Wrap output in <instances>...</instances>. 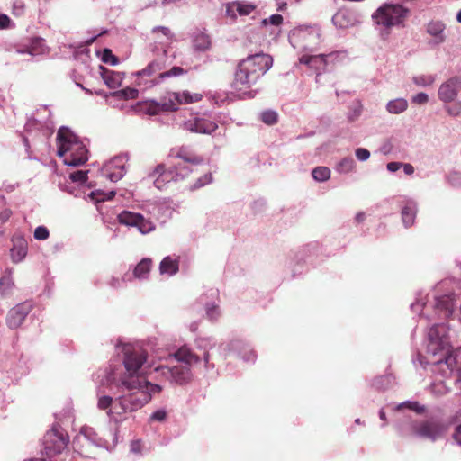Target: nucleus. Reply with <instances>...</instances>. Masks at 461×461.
I'll list each match as a JSON object with an SVG mask.
<instances>
[{"label":"nucleus","mask_w":461,"mask_h":461,"mask_svg":"<svg viewBox=\"0 0 461 461\" xmlns=\"http://www.w3.org/2000/svg\"><path fill=\"white\" fill-rule=\"evenodd\" d=\"M455 331L446 323L432 325L427 337V357L418 354L413 364H418L430 372H442L443 376L456 374L455 385L461 391V347L449 352Z\"/></svg>","instance_id":"f03ea898"},{"label":"nucleus","mask_w":461,"mask_h":461,"mask_svg":"<svg viewBox=\"0 0 461 461\" xmlns=\"http://www.w3.org/2000/svg\"><path fill=\"white\" fill-rule=\"evenodd\" d=\"M355 155L357 160L361 162L366 161L370 158V152L364 148H357L355 150Z\"/></svg>","instance_id":"69168bd1"},{"label":"nucleus","mask_w":461,"mask_h":461,"mask_svg":"<svg viewBox=\"0 0 461 461\" xmlns=\"http://www.w3.org/2000/svg\"><path fill=\"white\" fill-rule=\"evenodd\" d=\"M179 270V259L177 257L167 256L159 264V273L172 276Z\"/></svg>","instance_id":"7c9ffc66"},{"label":"nucleus","mask_w":461,"mask_h":461,"mask_svg":"<svg viewBox=\"0 0 461 461\" xmlns=\"http://www.w3.org/2000/svg\"><path fill=\"white\" fill-rule=\"evenodd\" d=\"M115 194V192L114 191H110V192H103V191H95V192H91L89 194V197L94 200L95 203H101V202H104V201H109L111 200Z\"/></svg>","instance_id":"09e8293b"},{"label":"nucleus","mask_w":461,"mask_h":461,"mask_svg":"<svg viewBox=\"0 0 461 461\" xmlns=\"http://www.w3.org/2000/svg\"><path fill=\"white\" fill-rule=\"evenodd\" d=\"M159 112H163V111H162V107L160 105V102H157V101H151L149 104V105L147 107V111H146V113L150 115L158 114Z\"/></svg>","instance_id":"e2e57ef3"},{"label":"nucleus","mask_w":461,"mask_h":461,"mask_svg":"<svg viewBox=\"0 0 461 461\" xmlns=\"http://www.w3.org/2000/svg\"><path fill=\"white\" fill-rule=\"evenodd\" d=\"M151 35L154 41L152 51L158 52V57L167 59V48L175 40V34L168 27L156 26L151 30Z\"/></svg>","instance_id":"4468645a"},{"label":"nucleus","mask_w":461,"mask_h":461,"mask_svg":"<svg viewBox=\"0 0 461 461\" xmlns=\"http://www.w3.org/2000/svg\"><path fill=\"white\" fill-rule=\"evenodd\" d=\"M132 227L136 228L142 235H147L156 230V224L150 219L145 218L142 214L140 215V220L136 221V225Z\"/></svg>","instance_id":"a19ab883"},{"label":"nucleus","mask_w":461,"mask_h":461,"mask_svg":"<svg viewBox=\"0 0 461 461\" xmlns=\"http://www.w3.org/2000/svg\"><path fill=\"white\" fill-rule=\"evenodd\" d=\"M404 409H408L421 414L425 412L426 407L417 401H405L393 407L394 411L400 412V417L395 421V429L402 437L412 436L430 442L442 439L447 433L449 425L454 420H444L440 417L431 416L423 420H414L412 416L405 414Z\"/></svg>","instance_id":"7ed1b4c3"},{"label":"nucleus","mask_w":461,"mask_h":461,"mask_svg":"<svg viewBox=\"0 0 461 461\" xmlns=\"http://www.w3.org/2000/svg\"><path fill=\"white\" fill-rule=\"evenodd\" d=\"M212 182V176L211 173L204 174L201 177L197 178L194 184L188 186L189 191L198 190Z\"/></svg>","instance_id":"a18cd8bd"},{"label":"nucleus","mask_w":461,"mask_h":461,"mask_svg":"<svg viewBox=\"0 0 461 461\" xmlns=\"http://www.w3.org/2000/svg\"><path fill=\"white\" fill-rule=\"evenodd\" d=\"M191 173L192 168L185 163H178L168 169L164 164H158L148 174V177L153 181L158 190H163L167 184L183 181Z\"/></svg>","instance_id":"9d476101"},{"label":"nucleus","mask_w":461,"mask_h":461,"mask_svg":"<svg viewBox=\"0 0 461 461\" xmlns=\"http://www.w3.org/2000/svg\"><path fill=\"white\" fill-rule=\"evenodd\" d=\"M166 67L167 59L157 57L143 69L131 73V77L140 90H148L169 77H179L185 73L181 67H173L169 70L162 71Z\"/></svg>","instance_id":"423d86ee"},{"label":"nucleus","mask_w":461,"mask_h":461,"mask_svg":"<svg viewBox=\"0 0 461 461\" xmlns=\"http://www.w3.org/2000/svg\"><path fill=\"white\" fill-rule=\"evenodd\" d=\"M411 102L416 104H425L429 102V95L420 92L411 97Z\"/></svg>","instance_id":"338daca9"},{"label":"nucleus","mask_w":461,"mask_h":461,"mask_svg":"<svg viewBox=\"0 0 461 461\" xmlns=\"http://www.w3.org/2000/svg\"><path fill=\"white\" fill-rule=\"evenodd\" d=\"M330 174V169L327 167H317L312 171L313 179L320 183L329 180Z\"/></svg>","instance_id":"37998d69"},{"label":"nucleus","mask_w":461,"mask_h":461,"mask_svg":"<svg viewBox=\"0 0 461 461\" xmlns=\"http://www.w3.org/2000/svg\"><path fill=\"white\" fill-rule=\"evenodd\" d=\"M401 203L403 204L402 208V221L405 228L412 226L415 222L417 214V203L411 198H403Z\"/></svg>","instance_id":"bb28decb"},{"label":"nucleus","mask_w":461,"mask_h":461,"mask_svg":"<svg viewBox=\"0 0 461 461\" xmlns=\"http://www.w3.org/2000/svg\"><path fill=\"white\" fill-rule=\"evenodd\" d=\"M410 9L399 3L386 2L371 14L372 25L380 38L387 39L394 28L404 27Z\"/></svg>","instance_id":"39448f33"},{"label":"nucleus","mask_w":461,"mask_h":461,"mask_svg":"<svg viewBox=\"0 0 461 461\" xmlns=\"http://www.w3.org/2000/svg\"><path fill=\"white\" fill-rule=\"evenodd\" d=\"M356 169V162L350 157L343 158L335 167L336 172L346 175L354 172Z\"/></svg>","instance_id":"ea45409f"},{"label":"nucleus","mask_w":461,"mask_h":461,"mask_svg":"<svg viewBox=\"0 0 461 461\" xmlns=\"http://www.w3.org/2000/svg\"><path fill=\"white\" fill-rule=\"evenodd\" d=\"M57 155L63 158L65 165L78 167L88 160L86 145L67 127H61L57 133Z\"/></svg>","instance_id":"6e6552de"},{"label":"nucleus","mask_w":461,"mask_h":461,"mask_svg":"<svg viewBox=\"0 0 461 461\" xmlns=\"http://www.w3.org/2000/svg\"><path fill=\"white\" fill-rule=\"evenodd\" d=\"M86 442L97 447H108V442L103 438L99 437L95 429L91 427H83L80 432L76 436L73 440V446L78 449L80 445Z\"/></svg>","instance_id":"6ab92c4d"},{"label":"nucleus","mask_w":461,"mask_h":461,"mask_svg":"<svg viewBox=\"0 0 461 461\" xmlns=\"http://www.w3.org/2000/svg\"><path fill=\"white\" fill-rule=\"evenodd\" d=\"M47 47L45 41L41 38H34L32 40L30 46L26 52L34 56L40 55L46 52ZM19 53H25V50H18Z\"/></svg>","instance_id":"58836bf2"},{"label":"nucleus","mask_w":461,"mask_h":461,"mask_svg":"<svg viewBox=\"0 0 461 461\" xmlns=\"http://www.w3.org/2000/svg\"><path fill=\"white\" fill-rule=\"evenodd\" d=\"M432 297L433 301L431 302H424L422 298H418L415 303L411 304V311L419 312L420 321L422 319L447 320L451 317L456 309L454 294L438 295L437 292H434Z\"/></svg>","instance_id":"1a4fd4ad"},{"label":"nucleus","mask_w":461,"mask_h":461,"mask_svg":"<svg viewBox=\"0 0 461 461\" xmlns=\"http://www.w3.org/2000/svg\"><path fill=\"white\" fill-rule=\"evenodd\" d=\"M271 56L259 52L249 55L238 64L233 86L237 90H246L255 85L272 67Z\"/></svg>","instance_id":"20e7f679"},{"label":"nucleus","mask_w":461,"mask_h":461,"mask_svg":"<svg viewBox=\"0 0 461 461\" xmlns=\"http://www.w3.org/2000/svg\"><path fill=\"white\" fill-rule=\"evenodd\" d=\"M231 348L233 350L240 349L238 352L240 357L246 363H254L257 358L256 353L250 348L249 345L244 344L242 341L234 340L231 342Z\"/></svg>","instance_id":"c756f323"},{"label":"nucleus","mask_w":461,"mask_h":461,"mask_svg":"<svg viewBox=\"0 0 461 461\" xmlns=\"http://www.w3.org/2000/svg\"><path fill=\"white\" fill-rule=\"evenodd\" d=\"M218 128L215 122L210 120L205 114H194L185 121L183 129L194 133L211 134Z\"/></svg>","instance_id":"2eb2a0df"},{"label":"nucleus","mask_w":461,"mask_h":461,"mask_svg":"<svg viewBox=\"0 0 461 461\" xmlns=\"http://www.w3.org/2000/svg\"><path fill=\"white\" fill-rule=\"evenodd\" d=\"M175 157L183 159L185 162L192 164H198L200 162V160L197 158L188 157L183 149H179L175 155Z\"/></svg>","instance_id":"0e129e2a"},{"label":"nucleus","mask_w":461,"mask_h":461,"mask_svg":"<svg viewBox=\"0 0 461 461\" xmlns=\"http://www.w3.org/2000/svg\"><path fill=\"white\" fill-rule=\"evenodd\" d=\"M235 6L240 16L250 14L257 7L254 4L246 1H238Z\"/></svg>","instance_id":"de8ad7c7"},{"label":"nucleus","mask_w":461,"mask_h":461,"mask_svg":"<svg viewBox=\"0 0 461 461\" xmlns=\"http://www.w3.org/2000/svg\"><path fill=\"white\" fill-rule=\"evenodd\" d=\"M238 4V1H233L226 4V15L231 19H236L239 15L238 9H236V5Z\"/></svg>","instance_id":"bf43d9fd"},{"label":"nucleus","mask_w":461,"mask_h":461,"mask_svg":"<svg viewBox=\"0 0 461 461\" xmlns=\"http://www.w3.org/2000/svg\"><path fill=\"white\" fill-rule=\"evenodd\" d=\"M141 213L135 212L128 210H123L117 215V220L120 224L127 227H132L136 225V221L140 220Z\"/></svg>","instance_id":"c9c22d12"},{"label":"nucleus","mask_w":461,"mask_h":461,"mask_svg":"<svg viewBox=\"0 0 461 461\" xmlns=\"http://www.w3.org/2000/svg\"><path fill=\"white\" fill-rule=\"evenodd\" d=\"M203 95L199 93L189 91L168 92L160 99V105L163 112H175L183 104H193L201 101Z\"/></svg>","instance_id":"ddd939ff"},{"label":"nucleus","mask_w":461,"mask_h":461,"mask_svg":"<svg viewBox=\"0 0 461 461\" xmlns=\"http://www.w3.org/2000/svg\"><path fill=\"white\" fill-rule=\"evenodd\" d=\"M87 174L88 171L77 170L76 172L69 174V179L73 183L77 184L78 186H82L87 181Z\"/></svg>","instance_id":"8fccbe9b"},{"label":"nucleus","mask_w":461,"mask_h":461,"mask_svg":"<svg viewBox=\"0 0 461 461\" xmlns=\"http://www.w3.org/2000/svg\"><path fill=\"white\" fill-rule=\"evenodd\" d=\"M394 380V377L391 374H388L385 375L375 377L373 380L371 386L375 390L384 391L393 385Z\"/></svg>","instance_id":"4c0bfd02"},{"label":"nucleus","mask_w":461,"mask_h":461,"mask_svg":"<svg viewBox=\"0 0 461 461\" xmlns=\"http://www.w3.org/2000/svg\"><path fill=\"white\" fill-rule=\"evenodd\" d=\"M46 113L48 119L44 122L37 117L29 119L25 124L26 131H32L33 129L39 130V129H41L42 127H46V128L50 127V124H51V122L49 121V117L50 116V111L48 109L47 106H44L43 108L39 110L38 113Z\"/></svg>","instance_id":"473e14b6"},{"label":"nucleus","mask_w":461,"mask_h":461,"mask_svg":"<svg viewBox=\"0 0 461 461\" xmlns=\"http://www.w3.org/2000/svg\"><path fill=\"white\" fill-rule=\"evenodd\" d=\"M14 288V283L12 276V270L6 269L0 277V294L4 297L12 294Z\"/></svg>","instance_id":"72a5a7b5"},{"label":"nucleus","mask_w":461,"mask_h":461,"mask_svg":"<svg viewBox=\"0 0 461 461\" xmlns=\"http://www.w3.org/2000/svg\"><path fill=\"white\" fill-rule=\"evenodd\" d=\"M98 72L104 84L111 89L120 87L125 76L123 72L110 70L102 65L98 66Z\"/></svg>","instance_id":"393cba45"},{"label":"nucleus","mask_w":461,"mask_h":461,"mask_svg":"<svg viewBox=\"0 0 461 461\" xmlns=\"http://www.w3.org/2000/svg\"><path fill=\"white\" fill-rule=\"evenodd\" d=\"M356 22L354 14L348 10H340L332 17L333 24L340 29L351 27L355 25Z\"/></svg>","instance_id":"c85d7f7f"},{"label":"nucleus","mask_w":461,"mask_h":461,"mask_svg":"<svg viewBox=\"0 0 461 461\" xmlns=\"http://www.w3.org/2000/svg\"><path fill=\"white\" fill-rule=\"evenodd\" d=\"M125 164V156L114 157L104 166L102 168V175L111 182H118L126 173Z\"/></svg>","instance_id":"f3484780"},{"label":"nucleus","mask_w":461,"mask_h":461,"mask_svg":"<svg viewBox=\"0 0 461 461\" xmlns=\"http://www.w3.org/2000/svg\"><path fill=\"white\" fill-rule=\"evenodd\" d=\"M448 183L455 187H461V173L452 172L447 176Z\"/></svg>","instance_id":"052dcab7"},{"label":"nucleus","mask_w":461,"mask_h":461,"mask_svg":"<svg viewBox=\"0 0 461 461\" xmlns=\"http://www.w3.org/2000/svg\"><path fill=\"white\" fill-rule=\"evenodd\" d=\"M336 53L318 54V55H303L300 58V63L307 65L309 68L318 71L317 75H320V71L324 70L327 66V59L333 57Z\"/></svg>","instance_id":"cd10ccee"},{"label":"nucleus","mask_w":461,"mask_h":461,"mask_svg":"<svg viewBox=\"0 0 461 461\" xmlns=\"http://www.w3.org/2000/svg\"><path fill=\"white\" fill-rule=\"evenodd\" d=\"M446 24L440 20H431L426 24V32L432 37L430 44L439 45L445 42Z\"/></svg>","instance_id":"5701e85b"},{"label":"nucleus","mask_w":461,"mask_h":461,"mask_svg":"<svg viewBox=\"0 0 461 461\" xmlns=\"http://www.w3.org/2000/svg\"><path fill=\"white\" fill-rule=\"evenodd\" d=\"M445 111L452 117H457L461 114V101L456 102L453 105H446Z\"/></svg>","instance_id":"864d4df0"},{"label":"nucleus","mask_w":461,"mask_h":461,"mask_svg":"<svg viewBox=\"0 0 461 461\" xmlns=\"http://www.w3.org/2000/svg\"><path fill=\"white\" fill-rule=\"evenodd\" d=\"M115 354L124 367V373L117 376L112 368L105 370L101 378L102 384H115L118 395L105 394L100 387L96 389V408L105 411L111 421L122 423L127 415L148 404L152 395L159 393L162 387L149 382L146 378L148 351L140 342L119 340Z\"/></svg>","instance_id":"f257e3e1"},{"label":"nucleus","mask_w":461,"mask_h":461,"mask_svg":"<svg viewBox=\"0 0 461 461\" xmlns=\"http://www.w3.org/2000/svg\"><path fill=\"white\" fill-rule=\"evenodd\" d=\"M452 438L457 445L461 446V424L455 428Z\"/></svg>","instance_id":"774afa93"},{"label":"nucleus","mask_w":461,"mask_h":461,"mask_svg":"<svg viewBox=\"0 0 461 461\" xmlns=\"http://www.w3.org/2000/svg\"><path fill=\"white\" fill-rule=\"evenodd\" d=\"M408 108V101L405 98H396L391 100L386 104V111L392 114H400Z\"/></svg>","instance_id":"e433bc0d"},{"label":"nucleus","mask_w":461,"mask_h":461,"mask_svg":"<svg viewBox=\"0 0 461 461\" xmlns=\"http://www.w3.org/2000/svg\"><path fill=\"white\" fill-rule=\"evenodd\" d=\"M321 41V29L317 25H301L289 36V41L294 48L310 51H313Z\"/></svg>","instance_id":"9b49d317"},{"label":"nucleus","mask_w":461,"mask_h":461,"mask_svg":"<svg viewBox=\"0 0 461 461\" xmlns=\"http://www.w3.org/2000/svg\"><path fill=\"white\" fill-rule=\"evenodd\" d=\"M436 76L432 74H420L412 77V82L417 86L428 87L434 84Z\"/></svg>","instance_id":"79ce46f5"},{"label":"nucleus","mask_w":461,"mask_h":461,"mask_svg":"<svg viewBox=\"0 0 461 461\" xmlns=\"http://www.w3.org/2000/svg\"><path fill=\"white\" fill-rule=\"evenodd\" d=\"M461 91V77L455 76L443 82L438 90V99L446 104L454 102Z\"/></svg>","instance_id":"dca6fc26"},{"label":"nucleus","mask_w":461,"mask_h":461,"mask_svg":"<svg viewBox=\"0 0 461 461\" xmlns=\"http://www.w3.org/2000/svg\"><path fill=\"white\" fill-rule=\"evenodd\" d=\"M433 375V381L430 384V391L436 396H442L450 391V384H454L451 376H443L442 372H431Z\"/></svg>","instance_id":"b1692460"},{"label":"nucleus","mask_w":461,"mask_h":461,"mask_svg":"<svg viewBox=\"0 0 461 461\" xmlns=\"http://www.w3.org/2000/svg\"><path fill=\"white\" fill-rule=\"evenodd\" d=\"M112 96L124 100L135 99L138 97V90L132 87H126L122 90L113 92Z\"/></svg>","instance_id":"c03bdc74"},{"label":"nucleus","mask_w":461,"mask_h":461,"mask_svg":"<svg viewBox=\"0 0 461 461\" xmlns=\"http://www.w3.org/2000/svg\"><path fill=\"white\" fill-rule=\"evenodd\" d=\"M129 280L127 276H123L122 278H119L116 276H112L110 280L108 281V285L113 289H119L122 288L124 285V283Z\"/></svg>","instance_id":"4d7b16f0"},{"label":"nucleus","mask_w":461,"mask_h":461,"mask_svg":"<svg viewBox=\"0 0 461 461\" xmlns=\"http://www.w3.org/2000/svg\"><path fill=\"white\" fill-rule=\"evenodd\" d=\"M283 23V16L281 14H272L269 18H266L262 21L264 25L272 24L279 26Z\"/></svg>","instance_id":"13d9d810"},{"label":"nucleus","mask_w":461,"mask_h":461,"mask_svg":"<svg viewBox=\"0 0 461 461\" xmlns=\"http://www.w3.org/2000/svg\"><path fill=\"white\" fill-rule=\"evenodd\" d=\"M102 60L103 62L104 63H109L113 66H115L118 64L119 60L117 59V57H115L113 53H112V50H109V49H105L103 52V56H102Z\"/></svg>","instance_id":"5fc2aeb1"},{"label":"nucleus","mask_w":461,"mask_h":461,"mask_svg":"<svg viewBox=\"0 0 461 461\" xmlns=\"http://www.w3.org/2000/svg\"><path fill=\"white\" fill-rule=\"evenodd\" d=\"M167 418V411L165 408H160L155 411L149 418L151 422H164Z\"/></svg>","instance_id":"3c124183"},{"label":"nucleus","mask_w":461,"mask_h":461,"mask_svg":"<svg viewBox=\"0 0 461 461\" xmlns=\"http://www.w3.org/2000/svg\"><path fill=\"white\" fill-rule=\"evenodd\" d=\"M143 210L158 221H166L173 215L174 207L169 201H154L143 205Z\"/></svg>","instance_id":"a211bd4d"},{"label":"nucleus","mask_w":461,"mask_h":461,"mask_svg":"<svg viewBox=\"0 0 461 461\" xmlns=\"http://www.w3.org/2000/svg\"><path fill=\"white\" fill-rule=\"evenodd\" d=\"M362 110H363V106H362L361 103L359 101L354 102L349 107V111L347 115L348 120L349 122H354V121L357 120L362 113Z\"/></svg>","instance_id":"49530a36"},{"label":"nucleus","mask_w":461,"mask_h":461,"mask_svg":"<svg viewBox=\"0 0 461 461\" xmlns=\"http://www.w3.org/2000/svg\"><path fill=\"white\" fill-rule=\"evenodd\" d=\"M34 239L38 240H45L49 238L50 232L49 230L45 226H38L34 230L33 233Z\"/></svg>","instance_id":"6e6d98bb"},{"label":"nucleus","mask_w":461,"mask_h":461,"mask_svg":"<svg viewBox=\"0 0 461 461\" xmlns=\"http://www.w3.org/2000/svg\"><path fill=\"white\" fill-rule=\"evenodd\" d=\"M152 261L149 258H142L133 268V277L138 280H146L149 278Z\"/></svg>","instance_id":"2f4dec72"},{"label":"nucleus","mask_w":461,"mask_h":461,"mask_svg":"<svg viewBox=\"0 0 461 461\" xmlns=\"http://www.w3.org/2000/svg\"><path fill=\"white\" fill-rule=\"evenodd\" d=\"M32 309L31 302H23L13 307L7 314L6 323L10 329H17Z\"/></svg>","instance_id":"aec40b11"},{"label":"nucleus","mask_w":461,"mask_h":461,"mask_svg":"<svg viewBox=\"0 0 461 461\" xmlns=\"http://www.w3.org/2000/svg\"><path fill=\"white\" fill-rule=\"evenodd\" d=\"M25 9V5L23 0H14L13 2V14L15 16H21L23 14Z\"/></svg>","instance_id":"680f3d73"},{"label":"nucleus","mask_w":461,"mask_h":461,"mask_svg":"<svg viewBox=\"0 0 461 461\" xmlns=\"http://www.w3.org/2000/svg\"><path fill=\"white\" fill-rule=\"evenodd\" d=\"M193 46L197 51H206L211 47L210 37L202 32H195L193 36Z\"/></svg>","instance_id":"f704fd0d"},{"label":"nucleus","mask_w":461,"mask_h":461,"mask_svg":"<svg viewBox=\"0 0 461 461\" xmlns=\"http://www.w3.org/2000/svg\"><path fill=\"white\" fill-rule=\"evenodd\" d=\"M13 247L10 250L12 261L14 263L22 262L28 252V244L26 240L22 235L14 236L12 239Z\"/></svg>","instance_id":"a878e982"},{"label":"nucleus","mask_w":461,"mask_h":461,"mask_svg":"<svg viewBox=\"0 0 461 461\" xmlns=\"http://www.w3.org/2000/svg\"><path fill=\"white\" fill-rule=\"evenodd\" d=\"M173 357L178 362L184 363L186 366H175L172 367L167 366H158L155 371L159 375L163 376L170 383L177 384H184L188 383L192 378L191 366L201 362V357L196 355L188 345L181 346L174 354Z\"/></svg>","instance_id":"0eeeda50"},{"label":"nucleus","mask_w":461,"mask_h":461,"mask_svg":"<svg viewBox=\"0 0 461 461\" xmlns=\"http://www.w3.org/2000/svg\"><path fill=\"white\" fill-rule=\"evenodd\" d=\"M194 346L198 350L203 351V366L206 370L212 369L213 364L210 363V350L216 346V340L212 337H198L194 339Z\"/></svg>","instance_id":"4be33fe9"},{"label":"nucleus","mask_w":461,"mask_h":461,"mask_svg":"<svg viewBox=\"0 0 461 461\" xmlns=\"http://www.w3.org/2000/svg\"><path fill=\"white\" fill-rule=\"evenodd\" d=\"M216 294V291L211 289L197 300L199 304L204 306L206 318L211 321H217L221 316V310L214 301Z\"/></svg>","instance_id":"412c9836"},{"label":"nucleus","mask_w":461,"mask_h":461,"mask_svg":"<svg viewBox=\"0 0 461 461\" xmlns=\"http://www.w3.org/2000/svg\"><path fill=\"white\" fill-rule=\"evenodd\" d=\"M68 443V436L59 426H53L43 438V453L48 457L60 454Z\"/></svg>","instance_id":"f8f14e48"},{"label":"nucleus","mask_w":461,"mask_h":461,"mask_svg":"<svg viewBox=\"0 0 461 461\" xmlns=\"http://www.w3.org/2000/svg\"><path fill=\"white\" fill-rule=\"evenodd\" d=\"M261 120L265 123L272 125L277 121V113L274 111H265L261 113Z\"/></svg>","instance_id":"603ef678"}]
</instances>
